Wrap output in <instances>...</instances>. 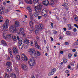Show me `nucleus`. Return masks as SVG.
Segmentation results:
<instances>
[{
    "mask_svg": "<svg viewBox=\"0 0 78 78\" xmlns=\"http://www.w3.org/2000/svg\"><path fill=\"white\" fill-rule=\"evenodd\" d=\"M35 12L34 13V16L35 17H37L38 16H39V13L41 12V9L42 8V5H38L37 6L36 5V3H34V5Z\"/></svg>",
    "mask_w": 78,
    "mask_h": 78,
    "instance_id": "nucleus-1",
    "label": "nucleus"
},
{
    "mask_svg": "<svg viewBox=\"0 0 78 78\" xmlns=\"http://www.w3.org/2000/svg\"><path fill=\"white\" fill-rule=\"evenodd\" d=\"M9 21L8 19H6L5 21V23L1 27V28L3 31H6L8 30V25Z\"/></svg>",
    "mask_w": 78,
    "mask_h": 78,
    "instance_id": "nucleus-2",
    "label": "nucleus"
},
{
    "mask_svg": "<svg viewBox=\"0 0 78 78\" xmlns=\"http://www.w3.org/2000/svg\"><path fill=\"white\" fill-rule=\"evenodd\" d=\"M3 37L4 38L6 39H7L8 38L9 39H11V37H12L13 41H16L17 40L16 37L14 36H12V35L11 34H6L5 33H4L3 34Z\"/></svg>",
    "mask_w": 78,
    "mask_h": 78,
    "instance_id": "nucleus-3",
    "label": "nucleus"
},
{
    "mask_svg": "<svg viewBox=\"0 0 78 78\" xmlns=\"http://www.w3.org/2000/svg\"><path fill=\"white\" fill-rule=\"evenodd\" d=\"M43 29H44V25L42 24H41L38 26L35 25V34L37 35H38L39 34V30H43Z\"/></svg>",
    "mask_w": 78,
    "mask_h": 78,
    "instance_id": "nucleus-4",
    "label": "nucleus"
},
{
    "mask_svg": "<svg viewBox=\"0 0 78 78\" xmlns=\"http://www.w3.org/2000/svg\"><path fill=\"white\" fill-rule=\"evenodd\" d=\"M35 51V49L33 48H30L28 50V52L32 58H36V55L34 53Z\"/></svg>",
    "mask_w": 78,
    "mask_h": 78,
    "instance_id": "nucleus-5",
    "label": "nucleus"
},
{
    "mask_svg": "<svg viewBox=\"0 0 78 78\" xmlns=\"http://www.w3.org/2000/svg\"><path fill=\"white\" fill-rule=\"evenodd\" d=\"M9 31L11 33H17L19 31V29L14 26H11L9 28Z\"/></svg>",
    "mask_w": 78,
    "mask_h": 78,
    "instance_id": "nucleus-6",
    "label": "nucleus"
},
{
    "mask_svg": "<svg viewBox=\"0 0 78 78\" xmlns=\"http://www.w3.org/2000/svg\"><path fill=\"white\" fill-rule=\"evenodd\" d=\"M34 58H36L32 57L29 60L28 64L30 66H33L35 64V60Z\"/></svg>",
    "mask_w": 78,
    "mask_h": 78,
    "instance_id": "nucleus-7",
    "label": "nucleus"
},
{
    "mask_svg": "<svg viewBox=\"0 0 78 78\" xmlns=\"http://www.w3.org/2000/svg\"><path fill=\"white\" fill-rule=\"evenodd\" d=\"M18 44H19V48L20 49H22V48H23V47L24 45V43L22 42V40H19L18 41Z\"/></svg>",
    "mask_w": 78,
    "mask_h": 78,
    "instance_id": "nucleus-8",
    "label": "nucleus"
},
{
    "mask_svg": "<svg viewBox=\"0 0 78 78\" xmlns=\"http://www.w3.org/2000/svg\"><path fill=\"white\" fill-rule=\"evenodd\" d=\"M23 31V28H22L20 29V30L19 31V32L17 33V34H20L21 33L22 35H23V36H25V33H24V32Z\"/></svg>",
    "mask_w": 78,
    "mask_h": 78,
    "instance_id": "nucleus-9",
    "label": "nucleus"
},
{
    "mask_svg": "<svg viewBox=\"0 0 78 78\" xmlns=\"http://www.w3.org/2000/svg\"><path fill=\"white\" fill-rule=\"evenodd\" d=\"M42 15L43 16L47 17V11L43 10L42 12Z\"/></svg>",
    "mask_w": 78,
    "mask_h": 78,
    "instance_id": "nucleus-10",
    "label": "nucleus"
},
{
    "mask_svg": "<svg viewBox=\"0 0 78 78\" xmlns=\"http://www.w3.org/2000/svg\"><path fill=\"white\" fill-rule=\"evenodd\" d=\"M13 54L14 55H17L18 53V50L17 49V48H13Z\"/></svg>",
    "mask_w": 78,
    "mask_h": 78,
    "instance_id": "nucleus-11",
    "label": "nucleus"
},
{
    "mask_svg": "<svg viewBox=\"0 0 78 78\" xmlns=\"http://www.w3.org/2000/svg\"><path fill=\"white\" fill-rule=\"evenodd\" d=\"M43 4L44 5V6H48V3H49V2L47 0H44L42 2Z\"/></svg>",
    "mask_w": 78,
    "mask_h": 78,
    "instance_id": "nucleus-12",
    "label": "nucleus"
},
{
    "mask_svg": "<svg viewBox=\"0 0 78 78\" xmlns=\"http://www.w3.org/2000/svg\"><path fill=\"white\" fill-rule=\"evenodd\" d=\"M20 23L18 21H16L15 22V27H19L20 26Z\"/></svg>",
    "mask_w": 78,
    "mask_h": 78,
    "instance_id": "nucleus-13",
    "label": "nucleus"
},
{
    "mask_svg": "<svg viewBox=\"0 0 78 78\" xmlns=\"http://www.w3.org/2000/svg\"><path fill=\"white\" fill-rule=\"evenodd\" d=\"M65 8L66 9V11L67 12L68 11V10H69V5L67 4V3H64Z\"/></svg>",
    "mask_w": 78,
    "mask_h": 78,
    "instance_id": "nucleus-14",
    "label": "nucleus"
},
{
    "mask_svg": "<svg viewBox=\"0 0 78 78\" xmlns=\"http://www.w3.org/2000/svg\"><path fill=\"white\" fill-rule=\"evenodd\" d=\"M22 68L23 70H27V69H28L26 65H22Z\"/></svg>",
    "mask_w": 78,
    "mask_h": 78,
    "instance_id": "nucleus-15",
    "label": "nucleus"
},
{
    "mask_svg": "<svg viewBox=\"0 0 78 78\" xmlns=\"http://www.w3.org/2000/svg\"><path fill=\"white\" fill-rule=\"evenodd\" d=\"M24 1H25V2L28 4H30V5L32 4V1L31 0H24Z\"/></svg>",
    "mask_w": 78,
    "mask_h": 78,
    "instance_id": "nucleus-16",
    "label": "nucleus"
},
{
    "mask_svg": "<svg viewBox=\"0 0 78 78\" xmlns=\"http://www.w3.org/2000/svg\"><path fill=\"white\" fill-rule=\"evenodd\" d=\"M35 47L37 48H38V49H40V46H39L37 44V42H36V41H35Z\"/></svg>",
    "mask_w": 78,
    "mask_h": 78,
    "instance_id": "nucleus-17",
    "label": "nucleus"
},
{
    "mask_svg": "<svg viewBox=\"0 0 78 78\" xmlns=\"http://www.w3.org/2000/svg\"><path fill=\"white\" fill-rule=\"evenodd\" d=\"M12 70V69L10 67H7L6 69V72H10Z\"/></svg>",
    "mask_w": 78,
    "mask_h": 78,
    "instance_id": "nucleus-18",
    "label": "nucleus"
},
{
    "mask_svg": "<svg viewBox=\"0 0 78 78\" xmlns=\"http://www.w3.org/2000/svg\"><path fill=\"white\" fill-rule=\"evenodd\" d=\"M27 9H28V11L29 12H31V7H30V6H27Z\"/></svg>",
    "mask_w": 78,
    "mask_h": 78,
    "instance_id": "nucleus-19",
    "label": "nucleus"
},
{
    "mask_svg": "<svg viewBox=\"0 0 78 78\" xmlns=\"http://www.w3.org/2000/svg\"><path fill=\"white\" fill-rule=\"evenodd\" d=\"M30 41L29 40H24V42L25 44H27L28 45H30V42H29Z\"/></svg>",
    "mask_w": 78,
    "mask_h": 78,
    "instance_id": "nucleus-20",
    "label": "nucleus"
},
{
    "mask_svg": "<svg viewBox=\"0 0 78 78\" xmlns=\"http://www.w3.org/2000/svg\"><path fill=\"white\" fill-rule=\"evenodd\" d=\"M1 43L5 46H7V44L6 43V41L3 40H2L1 41Z\"/></svg>",
    "mask_w": 78,
    "mask_h": 78,
    "instance_id": "nucleus-21",
    "label": "nucleus"
},
{
    "mask_svg": "<svg viewBox=\"0 0 78 78\" xmlns=\"http://www.w3.org/2000/svg\"><path fill=\"white\" fill-rule=\"evenodd\" d=\"M56 0H52L50 4H49V5H54V3L55 2Z\"/></svg>",
    "mask_w": 78,
    "mask_h": 78,
    "instance_id": "nucleus-22",
    "label": "nucleus"
},
{
    "mask_svg": "<svg viewBox=\"0 0 78 78\" xmlns=\"http://www.w3.org/2000/svg\"><path fill=\"white\" fill-rule=\"evenodd\" d=\"M56 69L55 68L51 69V72L53 74H54V72H56Z\"/></svg>",
    "mask_w": 78,
    "mask_h": 78,
    "instance_id": "nucleus-23",
    "label": "nucleus"
},
{
    "mask_svg": "<svg viewBox=\"0 0 78 78\" xmlns=\"http://www.w3.org/2000/svg\"><path fill=\"white\" fill-rule=\"evenodd\" d=\"M35 53L37 56H40L41 54H40V52H39V51H36L35 52Z\"/></svg>",
    "mask_w": 78,
    "mask_h": 78,
    "instance_id": "nucleus-24",
    "label": "nucleus"
},
{
    "mask_svg": "<svg viewBox=\"0 0 78 78\" xmlns=\"http://www.w3.org/2000/svg\"><path fill=\"white\" fill-rule=\"evenodd\" d=\"M22 59L24 61H28V58H27V57L26 56H25Z\"/></svg>",
    "mask_w": 78,
    "mask_h": 78,
    "instance_id": "nucleus-25",
    "label": "nucleus"
},
{
    "mask_svg": "<svg viewBox=\"0 0 78 78\" xmlns=\"http://www.w3.org/2000/svg\"><path fill=\"white\" fill-rule=\"evenodd\" d=\"M11 63L10 62H8L6 63L7 66L8 67H10L11 66Z\"/></svg>",
    "mask_w": 78,
    "mask_h": 78,
    "instance_id": "nucleus-26",
    "label": "nucleus"
},
{
    "mask_svg": "<svg viewBox=\"0 0 78 78\" xmlns=\"http://www.w3.org/2000/svg\"><path fill=\"white\" fill-rule=\"evenodd\" d=\"M67 25L69 27V28L68 29V30H72V28L71 27V24H68Z\"/></svg>",
    "mask_w": 78,
    "mask_h": 78,
    "instance_id": "nucleus-27",
    "label": "nucleus"
},
{
    "mask_svg": "<svg viewBox=\"0 0 78 78\" xmlns=\"http://www.w3.org/2000/svg\"><path fill=\"white\" fill-rule=\"evenodd\" d=\"M33 3H36V5L37 4V3L39 2V0H33Z\"/></svg>",
    "mask_w": 78,
    "mask_h": 78,
    "instance_id": "nucleus-28",
    "label": "nucleus"
},
{
    "mask_svg": "<svg viewBox=\"0 0 78 78\" xmlns=\"http://www.w3.org/2000/svg\"><path fill=\"white\" fill-rule=\"evenodd\" d=\"M67 60L66 58H64L63 59V63L64 64H65V63H67Z\"/></svg>",
    "mask_w": 78,
    "mask_h": 78,
    "instance_id": "nucleus-29",
    "label": "nucleus"
},
{
    "mask_svg": "<svg viewBox=\"0 0 78 78\" xmlns=\"http://www.w3.org/2000/svg\"><path fill=\"white\" fill-rule=\"evenodd\" d=\"M11 76L13 78H16V74H15L12 73L11 74Z\"/></svg>",
    "mask_w": 78,
    "mask_h": 78,
    "instance_id": "nucleus-30",
    "label": "nucleus"
},
{
    "mask_svg": "<svg viewBox=\"0 0 78 78\" xmlns=\"http://www.w3.org/2000/svg\"><path fill=\"white\" fill-rule=\"evenodd\" d=\"M16 58L18 60H19L20 59V57L19 55H17L16 56Z\"/></svg>",
    "mask_w": 78,
    "mask_h": 78,
    "instance_id": "nucleus-31",
    "label": "nucleus"
},
{
    "mask_svg": "<svg viewBox=\"0 0 78 78\" xmlns=\"http://www.w3.org/2000/svg\"><path fill=\"white\" fill-rule=\"evenodd\" d=\"M5 7H3V6H2L0 7V11H1L2 10H3L5 9Z\"/></svg>",
    "mask_w": 78,
    "mask_h": 78,
    "instance_id": "nucleus-32",
    "label": "nucleus"
},
{
    "mask_svg": "<svg viewBox=\"0 0 78 78\" xmlns=\"http://www.w3.org/2000/svg\"><path fill=\"white\" fill-rule=\"evenodd\" d=\"M15 69L16 70V72H19V69H18V66H16L15 67Z\"/></svg>",
    "mask_w": 78,
    "mask_h": 78,
    "instance_id": "nucleus-33",
    "label": "nucleus"
},
{
    "mask_svg": "<svg viewBox=\"0 0 78 78\" xmlns=\"http://www.w3.org/2000/svg\"><path fill=\"white\" fill-rule=\"evenodd\" d=\"M8 50L9 53H11L12 52V50H11V49L10 48H9Z\"/></svg>",
    "mask_w": 78,
    "mask_h": 78,
    "instance_id": "nucleus-34",
    "label": "nucleus"
},
{
    "mask_svg": "<svg viewBox=\"0 0 78 78\" xmlns=\"http://www.w3.org/2000/svg\"><path fill=\"white\" fill-rule=\"evenodd\" d=\"M72 55L71 54H69V55L68 56V57L69 59L72 57Z\"/></svg>",
    "mask_w": 78,
    "mask_h": 78,
    "instance_id": "nucleus-35",
    "label": "nucleus"
},
{
    "mask_svg": "<svg viewBox=\"0 0 78 78\" xmlns=\"http://www.w3.org/2000/svg\"><path fill=\"white\" fill-rule=\"evenodd\" d=\"M8 76H9L8 74L6 73L5 75V78H9V77Z\"/></svg>",
    "mask_w": 78,
    "mask_h": 78,
    "instance_id": "nucleus-36",
    "label": "nucleus"
},
{
    "mask_svg": "<svg viewBox=\"0 0 78 78\" xmlns=\"http://www.w3.org/2000/svg\"><path fill=\"white\" fill-rule=\"evenodd\" d=\"M33 22L30 21V26H32L33 25Z\"/></svg>",
    "mask_w": 78,
    "mask_h": 78,
    "instance_id": "nucleus-37",
    "label": "nucleus"
},
{
    "mask_svg": "<svg viewBox=\"0 0 78 78\" xmlns=\"http://www.w3.org/2000/svg\"><path fill=\"white\" fill-rule=\"evenodd\" d=\"M24 48H28V46L26 44H25L24 46Z\"/></svg>",
    "mask_w": 78,
    "mask_h": 78,
    "instance_id": "nucleus-38",
    "label": "nucleus"
},
{
    "mask_svg": "<svg viewBox=\"0 0 78 78\" xmlns=\"http://www.w3.org/2000/svg\"><path fill=\"white\" fill-rule=\"evenodd\" d=\"M66 33L67 35H68L69 36V35H70V32L69 31L66 32Z\"/></svg>",
    "mask_w": 78,
    "mask_h": 78,
    "instance_id": "nucleus-39",
    "label": "nucleus"
},
{
    "mask_svg": "<svg viewBox=\"0 0 78 78\" xmlns=\"http://www.w3.org/2000/svg\"><path fill=\"white\" fill-rule=\"evenodd\" d=\"M53 74L51 73H51H49V74L48 75V76H51V75H53Z\"/></svg>",
    "mask_w": 78,
    "mask_h": 78,
    "instance_id": "nucleus-40",
    "label": "nucleus"
},
{
    "mask_svg": "<svg viewBox=\"0 0 78 78\" xmlns=\"http://www.w3.org/2000/svg\"><path fill=\"white\" fill-rule=\"evenodd\" d=\"M26 56L25 55H24V54H22V55H21V58H24V57H25V56Z\"/></svg>",
    "mask_w": 78,
    "mask_h": 78,
    "instance_id": "nucleus-41",
    "label": "nucleus"
},
{
    "mask_svg": "<svg viewBox=\"0 0 78 78\" xmlns=\"http://www.w3.org/2000/svg\"><path fill=\"white\" fill-rule=\"evenodd\" d=\"M74 19H75V20H76V21H78V18L77 17H74Z\"/></svg>",
    "mask_w": 78,
    "mask_h": 78,
    "instance_id": "nucleus-42",
    "label": "nucleus"
},
{
    "mask_svg": "<svg viewBox=\"0 0 78 78\" xmlns=\"http://www.w3.org/2000/svg\"><path fill=\"white\" fill-rule=\"evenodd\" d=\"M30 14L29 15L30 16V17H33V14L31 13V12H30Z\"/></svg>",
    "mask_w": 78,
    "mask_h": 78,
    "instance_id": "nucleus-43",
    "label": "nucleus"
},
{
    "mask_svg": "<svg viewBox=\"0 0 78 78\" xmlns=\"http://www.w3.org/2000/svg\"><path fill=\"white\" fill-rule=\"evenodd\" d=\"M42 18V16H38V19L39 20V19H41Z\"/></svg>",
    "mask_w": 78,
    "mask_h": 78,
    "instance_id": "nucleus-44",
    "label": "nucleus"
},
{
    "mask_svg": "<svg viewBox=\"0 0 78 78\" xmlns=\"http://www.w3.org/2000/svg\"><path fill=\"white\" fill-rule=\"evenodd\" d=\"M46 48H47V49L48 51L49 50V46H47L46 47Z\"/></svg>",
    "mask_w": 78,
    "mask_h": 78,
    "instance_id": "nucleus-45",
    "label": "nucleus"
},
{
    "mask_svg": "<svg viewBox=\"0 0 78 78\" xmlns=\"http://www.w3.org/2000/svg\"><path fill=\"white\" fill-rule=\"evenodd\" d=\"M65 45H69V42H66L65 43Z\"/></svg>",
    "mask_w": 78,
    "mask_h": 78,
    "instance_id": "nucleus-46",
    "label": "nucleus"
},
{
    "mask_svg": "<svg viewBox=\"0 0 78 78\" xmlns=\"http://www.w3.org/2000/svg\"><path fill=\"white\" fill-rule=\"evenodd\" d=\"M73 31L74 32H76V28H74Z\"/></svg>",
    "mask_w": 78,
    "mask_h": 78,
    "instance_id": "nucleus-47",
    "label": "nucleus"
},
{
    "mask_svg": "<svg viewBox=\"0 0 78 78\" xmlns=\"http://www.w3.org/2000/svg\"><path fill=\"white\" fill-rule=\"evenodd\" d=\"M30 19L31 21L33 20V16L30 17Z\"/></svg>",
    "mask_w": 78,
    "mask_h": 78,
    "instance_id": "nucleus-48",
    "label": "nucleus"
},
{
    "mask_svg": "<svg viewBox=\"0 0 78 78\" xmlns=\"http://www.w3.org/2000/svg\"><path fill=\"white\" fill-rule=\"evenodd\" d=\"M53 32H54L53 33H54V34H56V33H57V31L56 30H54L53 31Z\"/></svg>",
    "mask_w": 78,
    "mask_h": 78,
    "instance_id": "nucleus-49",
    "label": "nucleus"
},
{
    "mask_svg": "<svg viewBox=\"0 0 78 78\" xmlns=\"http://www.w3.org/2000/svg\"><path fill=\"white\" fill-rule=\"evenodd\" d=\"M74 26L75 27H76V28H77L78 29V25H77V24H74Z\"/></svg>",
    "mask_w": 78,
    "mask_h": 78,
    "instance_id": "nucleus-50",
    "label": "nucleus"
},
{
    "mask_svg": "<svg viewBox=\"0 0 78 78\" xmlns=\"http://www.w3.org/2000/svg\"><path fill=\"white\" fill-rule=\"evenodd\" d=\"M3 4L4 6H6V3L5 2H4L3 3Z\"/></svg>",
    "mask_w": 78,
    "mask_h": 78,
    "instance_id": "nucleus-51",
    "label": "nucleus"
},
{
    "mask_svg": "<svg viewBox=\"0 0 78 78\" xmlns=\"http://www.w3.org/2000/svg\"><path fill=\"white\" fill-rule=\"evenodd\" d=\"M10 55L11 58H12L13 57H12V54L10 53Z\"/></svg>",
    "mask_w": 78,
    "mask_h": 78,
    "instance_id": "nucleus-52",
    "label": "nucleus"
},
{
    "mask_svg": "<svg viewBox=\"0 0 78 78\" xmlns=\"http://www.w3.org/2000/svg\"><path fill=\"white\" fill-rule=\"evenodd\" d=\"M66 73H69V71L68 70H66Z\"/></svg>",
    "mask_w": 78,
    "mask_h": 78,
    "instance_id": "nucleus-53",
    "label": "nucleus"
},
{
    "mask_svg": "<svg viewBox=\"0 0 78 78\" xmlns=\"http://www.w3.org/2000/svg\"><path fill=\"white\" fill-rule=\"evenodd\" d=\"M16 38H17V40H20V39L19 38V36H17V37H16Z\"/></svg>",
    "mask_w": 78,
    "mask_h": 78,
    "instance_id": "nucleus-54",
    "label": "nucleus"
},
{
    "mask_svg": "<svg viewBox=\"0 0 78 78\" xmlns=\"http://www.w3.org/2000/svg\"><path fill=\"white\" fill-rule=\"evenodd\" d=\"M76 50L75 49H73L72 50V51H73V52H75V51H76Z\"/></svg>",
    "mask_w": 78,
    "mask_h": 78,
    "instance_id": "nucleus-55",
    "label": "nucleus"
},
{
    "mask_svg": "<svg viewBox=\"0 0 78 78\" xmlns=\"http://www.w3.org/2000/svg\"><path fill=\"white\" fill-rule=\"evenodd\" d=\"M51 25L52 28H53V23H51Z\"/></svg>",
    "mask_w": 78,
    "mask_h": 78,
    "instance_id": "nucleus-56",
    "label": "nucleus"
},
{
    "mask_svg": "<svg viewBox=\"0 0 78 78\" xmlns=\"http://www.w3.org/2000/svg\"><path fill=\"white\" fill-rule=\"evenodd\" d=\"M3 18L0 15V19H3Z\"/></svg>",
    "mask_w": 78,
    "mask_h": 78,
    "instance_id": "nucleus-57",
    "label": "nucleus"
},
{
    "mask_svg": "<svg viewBox=\"0 0 78 78\" xmlns=\"http://www.w3.org/2000/svg\"><path fill=\"white\" fill-rule=\"evenodd\" d=\"M51 41H53V38L52 37H51Z\"/></svg>",
    "mask_w": 78,
    "mask_h": 78,
    "instance_id": "nucleus-58",
    "label": "nucleus"
},
{
    "mask_svg": "<svg viewBox=\"0 0 78 78\" xmlns=\"http://www.w3.org/2000/svg\"><path fill=\"white\" fill-rule=\"evenodd\" d=\"M68 69H70L71 68V67H70V66L69 65L68 66Z\"/></svg>",
    "mask_w": 78,
    "mask_h": 78,
    "instance_id": "nucleus-59",
    "label": "nucleus"
},
{
    "mask_svg": "<svg viewBox=\"0 0 78 78\" xmlns=\"http://www.w3.org/2000/svg\"><path fill=\"white\" fill-rule=\"evenodd\" d=\"M60 53L61 54H63V53H64V52L63 51H60Z\"/></svg>",
    "mask_w": 78,
    "mask_h": 78,
    "instance_id": "nucleus-60",
    "label": "nucleus"
},
{
    "mask_svg": "<svg viewBox=\"0 0 78 78\" xmlns=\"http://www.w3.org/2000/svg\"><path fill=\"white\" fill-rule=\"evenodd\" d=\"M31 78H35V77H34V75H33L32 76Z\"/></svg>",
    "mask_w": 78,
    "mask_h": 78,
    "instance_id": "nucleus-61",
    "label": "nucleus"
},
{
    "mask_svg": "<svg viewBox=\"0 0 78 78\" xmlns=\"http://www.w3.org/2000/svg\"><path fill=\"white\" fill-rule=\"evenodd\" d=\"M71 65L73 66H74V63H71Z\"/></svg>",
    "mask_w": 78,
    "mask_h": 78,
    "instance_id": "nucleus-62",
    "label": "nucleus"
},
{
    "mask_svg": "<svg viewBox=\"0 0 78 78\" xmlns=\"http://www.w3.org/2000/svg\"><path fill=\"white\" fill-rule=\"evenodd\" d=\"M10 1H7L6 2V3H10Z\"/></svg>",
    "mask_w": 78,
    "mask_h": 78,
    "instance_id": "nucleus-63",
    "label": "nucleus"
},
{
    "mask_svg": "<svg viewBox=\"0 0 78 78\" xmlns=\"http://www.w3.org/2000/svg\"><path fill=\"white\" fill-rule=\"evenodd\" d=\"M63 30H64V31H66V30H67V29H66V28H64Z\"/></svg>",
    "mask_w": 78,
    "mask_h": 78,
    "instance_id": "nucleus-64",
    "label": "nucleus"
}]
</instances>
